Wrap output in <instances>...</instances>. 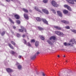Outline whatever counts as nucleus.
Masks as SVG:
<instances>
[{"label": "nucleus", "mask_w": 76, "mask_h": 76, "mask_svg": "<svg viewBox=\"0 0 76 76\" xmlns=\"http://www.w3.org/2000/svg\"><path fill=\"white\" fill-rule=\"evenodd\" d=\"M23 10L24 12H26V13L28 12V11L27 9L23 8Z\"/></svg>", "instance_id": "obj_25"}, {"label": "nucleus", "mask_w": 76, "mask_h": 76, "mask_svg": "<svg viewBox=\"0 0 76 76\" xmlns=\"http://www.w3.org/2000/svg\"><path fill=\"white\" fill-rule=\"evenodd\" d=\"M68 44H69V45H70V46H72V47H73V45H72L68 43H67L66 42H65L64 44V45L65 46H67V45H68Z\"/></svg>", "instance_id": "obj_14"}, {"label": "nucleus", "mask_w": 76, "mask_h": 76, "mask_svg": "<svg viewBox=\"0 0 76 76\" xmlns=\"http://www.w3.org/2000/svg\"><path fill=\"white\" fill-rule=\"evenodd\" d=\"M41 39H42V40H43V41H44V40H45V39H44V38H41Z\"/></svg>", "instance_id": "obj_46"}, {"label": "nucleus", "mask_w": 76, "mask_h": 76, "mask_svg": "<svg viewBox=\"0 0 76 76\" xmlns=\"http://www.w3.org/2000/svg\"><path fill=\"white\" fill-rule=\"evenodd\" d=\"M24 16L25 19H28L29 18H28V16L27 15L24 14Z\"/></svg>", "instance_id": "obj_16"}, {"label": "nucleus", "mask_w": 76, "mask_h": 76, "mask_svg": "<svg viewBox=\"0 0 76 76\" xmlns=\"http://www.w3.org/2000/svg\"><path fill=\"white\" fill-rule=\"evenodd\" d=\"M39 42L37 41L35 42V45L36 47H38L39 45Z\"/></svg>", "instance_id": "obj_15"}, {"label": "nucleus", "mask_w": 76, "mask_h": 76, "mask_svg": "<svg viewBox=\"0 0 76 76\" xmlns=\"http://www.w3.org/2000/svg\"><path fill=\"white\" fill-rule=\"evenodd\" d=\"M16 65L17 66H18V65H19V64L18 62H17L16 64Z\"/></svg>", "instance_id": "obj_43"}, {"label": "nucleus", "mask_w": 76, "mask_h": 76, "mask_svg": "<svg viewBox=\"0 0 76 76\" xmlns=\"http://www.w3.org/2000/svg\"><path fill=\"white\" fill-rule=\"evenodd\" d=\"M42 75L43 76H45V74H44V72H43L42 73Z\"/></svg>", "instance_id": "obj_44"}, {"label": "nucleus", "mask_w": 76, "mask_h": 76, "mask_svg": "<svg viewBox=\"0 0 76 76\" xmlns=\"http://www.w3.org/2000/svg\"><path fill=\"white\" fill-rule=\"evenodd\" d=\"M55 33L56 34L59 36V37H63L64 34L63 33L60 32V31H55Z\"/></svg>", "instance_id": "obj_1"}, {"label": "nucleus", "mask_w": 76, "mask_h": 76, "mask_svg": "<svg viewBox=\"0 0 76 76\" xmlns=\"http://www.w3.org/2000/svg\"><path fill=\"white\" fill-rule=\"evenodd\" d=\"M18 69H19V70H20L21 69H22V66L20 65H19L18 66Z\"/></svg>", "instance_id": "obj_26"}, {"label": "nucleus", "mask_w": 76, "mask_h": 76, "mask_svg": "<svg viewBox=\"0 0 76 76\" xmlns=\"http://www.w3.org/2000/svg\"><path fill=\"white\" fill-rule=\"evenodd\" d=\"M61 50H62V51H64V50H65L64 49H61Z\"/></svg>", "instance_id": "obj_47"}, {"label": "nucleus", "mask_w": 76, "mask_h": 76, "mask_svg": "<svg viewBox=\"0 0 76 76\" xmlns=\"http://www.w3.org/2000/svg\"><path fill=\"white\" fill-rule=\"evenodd\" d=\"M36 58V56L35 55L31 57V58L32 60H34Z\"/></svg>", "instance_id": "obj_17"}, {"label": "nucleus", "mask_w": 76, "mask_h": 76, "mask_svg": "<svg viewBox=\"0 0 76 76\" xmlns=\"http://www.w3.org/2000/svg\"><path fill=\"white\" fill-rule=\"evenodd\" d=\"M69 42L70 44H71L72 45V44H71V42L72 44H74L75 43V39H71L70 41Z\"/></svg>", "instance_id": "obj_5"}, {"label": "nucleus", "mask_w": 76, "mask_h": 76, "mask_svg": "<svg viewBox=\"0 0 76 76\" xmlns=\"http://www.w3.org/2000/svg\"><path fill=\"white\" fill-rule=\"evenodd\" d=\"M51 10L52 11H53V13H56V11L54 10L53 9H51Z\"/></svg>", "instance_id": "obj_36"}, {"label": "nucleus", "mask_w": 76, "mask_h": 76, "mask_svg": "<svg viewBox=\"0 0 76 76\" xmlns=\"http://www.w3.org/2000/svg\"><path fill=\"white\" fill-rule=\"evenodd\" d=\"M63 12L64 14H67V13H68V11L66 10H64L63 11Z\"/></svg>", "instance_id": "obj_22"}, {"label": "nucleus", "mask_w": 76, "mask_h": 76, "mask_svg": "<svg viewBox=\"0 0 76 76\" xmlns=\"http://www.w3.org/2000/svg\"><path fill=\"white\" fill-rule=\"evenodd\" d=\"M9 20L10 21V22H11V23H14V22H13V20H12V19L10 18H9Z\"/></svg>", "instance_id": "obj_28"}, {"label": "nucleus", "mask_w": 76, "mask_h": 76, "mask_svg": "<svg viewBox=\"0 0 76 76\" xmlns=\"http://www.w3.org/2000/svg\"><path fill=\"white\" fill-rule=\"evenodd\" d=\"M37 75H39V73H38V72H37Z\"/></svg>", "instance_id": "obj_50"}, {"label": "nucleus", "mask_w": 76, "mask_h": 76, "mask_svg": "<svg viewBox=\"0 0 76 76\" xmlns=\"http://www.w3.org/2000/svg\"><path fill=\"white\" fill-rule=\"evenodd\" d=\"M17 36L18 37H20V34H19L18 33L17 34Z\"/></svg>", "instance_id": "obj_42"}, {"label": "nucleus", "mask_w": 76, "mask_h": 76, "mask_svg": "<svg viewBox=\"0 0 76 76\" xmlns=\"http://www.w3.org/2000/svg\"><path fill=\"white\" fill-rule=\"evenodd\" d=\"M69 45V44H68V45Z\"/></svg>", "instance_id": "obj_55"}, {"label": "nucleus", "mask_w": 76, "mask_h": 76, "mask_svg": "<svg viewBox=\"0 0 76 76\" xmlns=\"http://www.w3.org/2000/svg\"><path fill=\"white\" fill-rule=\"evenodd\" d=\"M25 37V35H23V38H24V37Z\"/></svg>", "instance_id": "obj_48"}, {"label": "nucleus", "mask_w": 76, "mask_h": 76, "mask_svg": "<svg viewBox=\"0 0 76 76\" xmlns=\"http://www.w3.org/2000/svg\"><path fill=\"white\" fill-rule=\"evenodd\" d=\"M67 1H68V3H70V4H74V2L75 1L76 2V0H66Z\"/></svg>", "instance_id": "obj_4"}, {"label": "nucleus", "mask_w": 76, "mask_h": 76, "mask_svg": "<svg viewBox=\"0 0 76 76\" xmlns=\"http://www.w3.org/2000/svg\"><path fill=\"white\" fill-rule=\"evenodd\" d=\"M6 70L8 73H11V72H13V71L12 69L9 68L7 69Z\"/></svg>", "instance_id": "obj_7"}, {"label": "nucleus", "mask_w": 76, "mask_h": 76, "mask_svg": "<svg viewBox=\"0 0 76 76\" xmlns=\"http://www.w3.org/2000/svg\"><path fill=\"white\" fill-rule=\"evenodd\" d=\"M58 57H60V56L59 55L58 56Z\"/></svg>", "instance_id": "obj_53"}, {"label": "nucleus", "mask_w": 76, "mask_h": 76, "mask_svg": "<svg viewBox=\"0 0 76 76\" xmlns=\"http://www.w3.org/2000/svg\"><path fill=\"white\" fill-rule=\"evenodd\" d=\"M5 34V32L3 31L1 33V35H2V36H3V35H4Z\"/></svg>", "instance_id": "obj_34"}, {"label": "nucleus", "mask_w": 76, "mask_h": 76, "mask_svg": "<svg viewBox=\"0 0 76 76\" xmlns=\"http://www.w3.org/2000/svg\"><path fill=\"white\" fill-rule=\"evenodd\" d=\"M66 62H67V61H66Z\"/></svg>", "instance_id": "obj_56"}, {"label": "nucleus", "mask_w": 76, "mask_h": 76, "mask_svg": "<svg viewBox=\"0 0 76 76\" xmlns=\"http://www.w3.org/2000/svg\"><path fill=\"white\" fill-rule=\"evenodd\" d=\"M21 57H22V56H18V58H21Z\"/></svg>", "instance_id": "obj_45"}, {"label": "nucleus", "mask_w": 76, "mask_h": 76, "mask_svg": "<svg viewBox=\"0 0 76 76\" xmlns=\"http://www.w3.org/2000/svg\"><path fill=\"white\" fill-rule=\"evenodd\" d=\"M8 45L10 47V48H11V49H12V50H13V49H14V48H13V46L11 44L9 43Z\"/></svg>", "instance_id": "obj_20"}, {"label": "nucleus", "mask_w": 76, "mask_h": 76, "mask_svg": "<svg viewBox=\"0 0 76 76\" xmlns=\"http://www.w3.org/2000/svg\"><path fill=\"white\" fill-rule=\"evenodd\" d=\"M16 22L18 24H20V20H18Z\"/></svg>", "instance_id": "obj_35"}, {"label": "nucleus", "mask_w": 76, "mask_h": 76, "mask_svg": "<svg viewBox=\"0 0 76 76\" xmlns=\"http://www.w3.org/2000/svg\"><path fill=\"white\" fill-rule=\"evenodd\" d=\"M7 1H10V0H6Z\"/></svg>", "instance_id": "obj_51"}, {"label": "nucleus", "mask_w": 76, "mask_h": 76, "mask_svg": "<svg viewBox=\"0 0 76 76\" xmlns=\"http://www.w3.org/2000/svg\"><path fill=\"white\" fill-rule=\"evenodd\" d=\"M36 20L37 21H40L41 20V19L39 17H37L36 18Z\"/></svg>", "instance_id": "obj_24"}, {"label": "nucleus", "mask_w": 76, "mask_h": 76, "mask_svg": "<svg viewBox=\"0 0 76 76\" xmlns=\"http://www.w3.org/2000/svg\"><path fill=\"white\" fill-rule=\"evenodd\" d=\"M50 40V39H49L48 40H47V42L48 43V44H50V45H53V43H52Z\"/></svg>", "instance_id": "obj_10"}, {"label": "nucleus", "mask_w": 76, "mask_h": 76, "mask_svg": "<svg viewBox=\"0 0 76 76\" xmlns=\"http://www.w3.org/2000/svg\"><path fill=\"white\" fill-rule=\"evenodd\" d=\"M64 57H66V56H65V55H64Z\"/></svg>", "instance_id": "obj_54"}, {"label": "nucleus", "mask_w": 76, "mask_h": 76, "mask_svg": "<svg viewBox=\"0 0 76 76\" xmlns=\"http://www.w3.org/2000/svg\"><path fill=\"white\" fill-rule=\"evenodd\" d=\"M26 45H27L28 47H31V45L29 42L27 43Z\"/></svg>", "instance_id": "obj_31"}, {"label": "nucleus", "mask_w": 76, "mask_h": 76, "mask_svg": "<svg viewBox=\"0 0 76 76\" xmlns=\"http://www.w3.org/2000/svg\"><path fill=\"white\" fill-rule=\"evenodd\" d=\"M52 4L54 7H58V5L57 4L56 2L54 1H52Z\"/></svg>", "instance_id": "obj_3"}, {"label": "nucleus", "mask_w": 76, "mask_h": 76, "mask_svg": "<svg viewBox=\"0 0 76 76\" xmlns=\"http://www.w3.org/2000/svg\"><path fill=\"white\" fill-rule=\"evenodd\" d=\"M13 28H14V29H15L16 28V27L14 26L13 27Z\"/></svg>", "instance_id": "obj_49"}, {"label": "nucleus", "mask_w": 76, "mask_h": 76, "mask_svg": "<svg viewBox=\"0 0 76 76\" xmlns=\"http://www.w3.org/2000/svg\"><path fill=\"white\" fill-rule=\"evenodd\" d=\"M48 1V0H44L43 2L44 3H47Z\"/></svg>", "instance_id": "obj_40"}, {"label": "nucleus", "mask_w": 76, "mask_h": 76, "mask_svg": "<svg viewBox=\"0 0 76 76\" xmlns=\"http://www.w3.org/2000/svg\"><path fill=\"white\" fill-rule=\"evenodd\" d=\"M38 29H39V30H40V31H42V30H44V29H43V28H42L40 27H38Z\"/></svg>", "instance_id": "obj_27"}, {"label": "nucleus", "mask_w": 76, "mask_h": 76, "mask_svg": "<svg viewBox=\"0 0 76 76\" xmlns=\"http://www.w3.org/2000/svg\"><path fill=\"white\" fill-rule=\"evenodd\" d=\"M72 32H74V33H76V31L75 30H71Z\"/></svg>", "instance_id": "obj_38"}, {"label": "nucleus", "mask_w": 76, "mask_h": 76, "mask_svg": "<svg viewBox=\"0 0 76 76\" xmlns=\"http://www.w3.org/2000/svg\"><path fill=\"white\" fill-rule=\"evenodd\" d=\"M50 38H56V37L54 36H52Z\"/></svg>", "instance_id": "obj_39"}, {"label": "nucleus", "mask_w": 76, "mask_h": 76, "mask_svg": "<svg viewBox=\"0 0 76 76\" xmlns=\"http://www.w3.org/2000/svg\"><path fill=\"white\" fill-rule=\"evenodd\" d=\"M42 11L43 12H44V13H46V14H48V11L47 9H43L42 10Z\"/></svg>", "instance_id": "obj_9"}, {"label": "nucleus", "mask_w": 76, "mask_h": 76, "mask_svg": "<svg viewBox=\"0 0 76 76\" xmlns=\"http://www.w3.org/2000/svg\"><path fill=\"white\" fill-rule=\"evenodd\" d=\"M64 7H67L68 10H69V11H72V9H71L70 7L67 5H64Z\"/></svg>", "instance_id": "obj_6"}, {"label": "nucleus", "mask_w": 76, "mask_h": 76, "mask_svg": "<svg viewBox=\"0 0 76 76\" xmlns=\"http://www.w3.org/2000/svg\"><path fill=\"white\" fill-rule=\"evenodd\" d=\"M11 54H12V55H13V56H16L18 55V54L16 53L12 50L11 51Z\"/></svg>", "instance_id": "obj_8"}, {"label": "nucleus", "mask_w": 76, "mask_h": 76, "mask_svg": "<svg viewBox=\"0 0 76 76\" xmlns=\"http://www.w3.org/2000/svg\"><path fill=\"white\" fill-rule=\"evenodd\" d=\"M35 9H36V10H37V11H38L39 12H40V13H42L41 11L40 10L38 9V7H35Z\"/></svg>", "instance_id": "obj_19"}, {"label": "nucleus", "mask_w": 76, "mask_h": 76, "mask_svg": "<svg viewBox=\"0 0 76 76\" xmlns=\"http://www.w3.org/2000/svg\"><path fill=\"white\" fill-rule=\"evenodd\" d=\"M20 28L22 29H19V32H23V31H25V32H26V29H25V28H23V27L21 26H20Z\"/></svg>", "instance_id": "obj_2"}, {"label": "nucleus", "mask_w": 76, "mask_h": 76, "mask_svg": "<svg viewBox=\"0 0 76 76\" xmlns=\"http://www.w3.org/2000/svg\"><path fill=\"white\" fill-rule=\"evenodd\" d=\"M31 42H35V40L34 39H32L31 40Z\"/></svg>", "instance_id": "obj_32"}, {"label": "nucleus", "mask_w": 76, "mask_h": 76, "mask_svg": "<svg viewBox=\"0 0 76 76\" xmlns=\"http://www.w3.org/2000/svg\"><path fill=\"white\" fill-rule=\"evenodd\" d=\"M39 37L40 38H44V36H39Z\"/></svg>", "instance_id": "obj_33"}, {"label": "nucleus", "mask_w": 76, "mask_h": 76, "mask_svg": "<svg viewBox=\"0 0 76 76\" xmlns=\"http://www.w3.org/2000/svg\"><path fill=\"white\" fill-rule=\"evenodd\" d=\"M50 39L52 42H54V41L56 40V38H50Z\"/></svg>", "instance_id": "obj_23"}, {"label": "nucleus", "mask_w": 76, "mask_h": 76, "mask_svg": "<svg viewBox=\"0 0 76 76\" xmlns=\"http://www.w3.org/2000/svg\"><path fill=\"white\" fill-rule=\"evenodd\" d=\"M11 42L14 45H16V43H15L14 42H13V41H11Z\"/></svg>", "instance_id": "obj_30"}, {"label": "nucleus", "mask_w": 76, "mask_h": 76, "mask_svg": "<svg viewBox=\"0 0 76 76\" xmlns=\"http://www.w3.org/2000/svg\"><path fill=\"white\" fill-rule=\"evenodd\" d=\"M24 41V43L25 44H26V45H27V44H26V41L25 40V39H23Z\"/></svg>", "instance_id": "obj_37"}, {"label": "nucleus", "mask_w": 76, "mask_h": 76, "mask_svg": "<svg viewBox=\"0 0 76 76\" xmlns=\"http://www.w3.org/2000/svg\"><path fill=\"white\" fill-rule=\"evenodd\" d=\"M54 28H56V29H58L59 30H60V29H61V28L60 27H58L57 26H54Z\"/></svg>", "instance_id": "obj_21"}, {"label": "nucleus", "mask_w": 76, "mask_h": 76, "mask_svg": "<svg viewBox=\"0 0 76 76\" xmlns=\"http://www.w3.org/2000/svg\"><path fill=\"white\" fill-rule=\"evenodd\" d=\"M15 17L17 19H19V18H20V17H19V15H15Z\"/></svg>", "instance_id": "obj_18"}, {"label": "nucleus", "mask_w": 76, "mask_h": 76, "mask_svg": "<svg viewBox=\"0 0 76 76\" xmlns=\"http://www.w3.org/2000/svg\"><path fill=\"white\" fill-rule=\"evenodd\" d=\"M29 11L30 12H32V10H29Z\"/></svg>", "instance_id": "obj_52"}, {"label": "nucleus", "mask_w": 76, "mask_h": 76, "mask_svg": "<svg viewBox=\"0 0 76 76\" xmlns=\"http://www.w3.org/2000/svg\"><path fill=\"white\" fill-rule=\"evenodd\" d=\"M57 13L58 15L59 16H60L61 17H62V14L61 13V12H60V11H57Z\"/></svg>", "instance_id": "obj_12"}, {"label": "nucleus", "mask_w": 76, "mask_h": 76, "mask_svg": "<svg viewBox=\"0 0 76 76\" xmlns=\"http://www.w3.org/2000/svg\"><path fill=\"white\" fill-rule=\"evenodd\" d=\"M42 21L44 23H45V24H48V22L47 21L46 19H44V18H42Z\"/></svg>", "instance_id": "obj_11"}, {"label": "nucleus", "mask_w": 76, "mask_h": 76, "mask_svg": "<svg viewBox=\"0 0 76 76\" xmlns=\"http://www.w3.org/2000/svg\"><path fill=\"white\" fill-rule=\"evenodd\" d=\"M66 28V29H70V27L69 26H67L65 27Z\"/></svg>", "instance_id": "obj_41"}, {"label": "nucleus", "mask_w": 76, "mask_h": 76, "mask_svg": "<svg viewBox=\"0 0 76 76\" xmlns=\"http://www.w3.org/2000/svg\"><path fill=\"white\" fill-rule=\"evenodd\" d=\"M61 22L63 23H65V24H69V23L68 21H66L64 20H62L61 21Z\"/></svg>", "instance_id": "obj_13"}, {"label": "nucleus", "mask_w": 76, "mask_h": 76, "mask_svg": "<svg viewBox=\"0 0 76 76\" xmlns=\"http://www.w3.org/2000/svg\"><path fill=\"white\" fill-rule=\"evenodd\" d=\"M40 53L39 52H37L34 55H35L36 56H38V54H39Z\"/></svg>", "instance_id": "obj_29"}]
</instances>
